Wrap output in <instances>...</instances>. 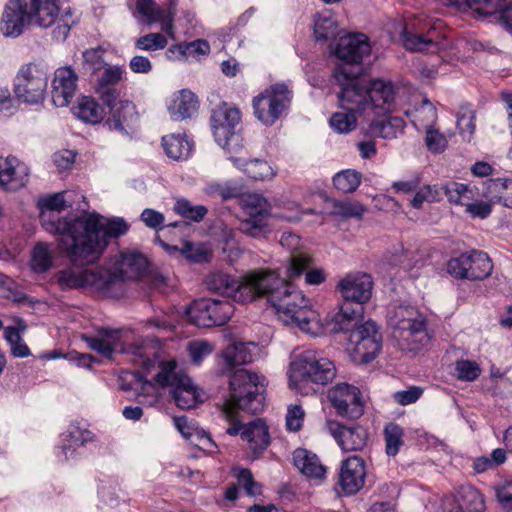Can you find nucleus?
I'll list each match as a JSON object with an SVG mask.
<instances>
[{
	"instance_id": "nucleus-1",
	"label": "nucleus",
	"mask_w": 512,
	"mask_h": 512,
	"mask_svg": "<svg viewBox=\"0 0 512 512\" xmlns=\"http://www.w3.org/2000/svg\"><path fill=\"white\" fill-rule=\"evenodd\" d=\"M205 284L209 291L239 303L265 298L286 323L295 324L303 332L316 333L318 314L311 309L309 299L275 270H252L240 279L216 271L206 277Z\"/></svg>"
},
{
	"instance_id": "nucleus-2",
	"label": "nucleus",
	"mask_w": 512,
	"mask_h": 512,
	"mask_svg": "<svg viewBox=\"0 0 512 512\" xmlns=\"http://www.w3.org/2000/svg\"><path fill=\"white\" fill-rule=\"evenodd\" d=\"M43 219L44 229L59 235V250L75 266L97 261L111 239H117L129 230V224L123 218L105 219L97 212L69 213L63 220Z\"/></svg>"
},
{
	"instance_id": "nucleus-3",
	"label": "nucleus",
	"mask_w": 512,
	"mask_h": 512,
	"mask_svg": "<svg viewBox=\"0 0 512 512\" xmlns=\"http://www.w3.org/2000/svg\"><path fill=\"white\" fill-rule=\"evenodd\" d=\"M229 398L223 406V414L229 422L226 432L241 436L246 424L238 419L239 411L257 415L264 411L266 378L246 369L238 370L229 381Z\"/></svg>"
},
{
	"instance_id": "nucleus-4",
	"label": "nucleus",
	"mask_w": 512,
	"mask_h": 512,
	"mask_svg": "<svg viewBox=\"0 0 512 512\" xmlns=\"http://www.w3.org/2000/svg\"><path fill=\"white\" fill-rule=\"evenodd\" d=\"M373 279L368 273H349L337 284L344 299L339 312L332 316L330 332L349 330L356 325L357 317H363V304L372 296Z\"/></svg>"
},
{
	"instance_id": "nucleus-5",
	"label": "nucleus",
	"mask_w": 512,
	"mask_h": 512,
	"mask_svg": "<svg viewBox=\"0 0 512 512\" xmlns=\"http://www.w3.org/2000/svg\"><path fill=\"white\" fill-rule=\"evenodd\" d=\"M332 76L338 85L357 89V93L364 98L362 105L364 112L371 110L377 115H385L390 112L396 97V89L391 81L377 78L370 80L366 85L363 83V79L348 71L341 64L335 66Z\"/></svg>"
},
{
	"instance_id": "nucleus-6",
	"label": "nucleus",
	"mask_w": 512,
	"mask_h": 512,
	"mask_svg": "<svg viewBox=\"0 0 512 512\" xmlns=\"http://www.w3.org/2000/svg\"><path fill=\"white\" fill-rule=\"evenodd\" d=\"M119 276L112 270L97 266L95 268L76 271L72 268L59 270L55 276V283L61 291L89 289L102 296L115 297V285Z\"/></svg>"
},
{
	"instance_id": "nucleus-7",
	"label": "nucleus",
	"mask_w": 512,
	"mask_h": 512,
	"mask_svg": "<svg viewBox=\"0 0 512 512\" xmlns=\"http://www.w3.org/2000/svg\"><path fill=\"white\" fill-rule=\"evenodd\" d=\"M441 20H433L424 14H416L408 18L403 27L401 37L407 50L415 52L435 51L441 37Z\"/></svg>"
},
{
	"instance_id": "nucleus-8",
	"label": "nucleus",
	"mask_w": 512,
	"mask_h": 512,
	"mask_svg": "<svg viewBox=\"0 0 512 512\" xmlns=\"http://www.w3.org/2000/svg\"><path fill=\"white\" fill-rule=\"evenodd\" d=\"M293 91L285 83H275L253 97L254 116L265 126L274 125L289 109Z\"/></svg>"
},
{
	"instance_id": "nucleus-9",
	"label": "nucleus",
	"mask_w": 512,
	"mask_h": 512,
	"mask_svg": "<svg viewBox=\"0 0 512 512\" xmlns=\"http://www.w3.org/2000/svg\"><path fill=\"white\" fill-rule=\"evenodd\" d=\"M47 87V69L35 62L22 65L13 81L14 96L31 105L39 104L45 99Z\"/></svg>"
},
{
	"instance_id": "nucleus-10",
	"label": "nucleus",
	"mask_w": 512,
	"mask_h": 512,
	"mask_svg": "<svg viewBox=\"0 0 512 512\" xmlns=\"http://www.w3.org/2000/svg\"><path fill=\"white\" fill-rule=\"evenodd\" d=\"M241 117L240 109L227 102L220 103L211 112L210 124L215 141L228 152L240 146L242 141L239 135Z\"/></svg>"
},
{
	"instance_id": "nucleus-11",
	"label": "nucleus",
	"mask_w": 512,
	"mask_h": 512,
	"mask_svg": "<svg viewBox=\"0 0 512 512\" xmlns=\"http://www.w3.org/2000/svg\"><path fill=\"white\" fill-rule=\"evenodd\" d=\"M159 368L154 381L163 388H172L171 394L177 407L184 410L195 407L198 402V392L190 377L176 372V361H162Z\"/></svg>"
},
{
	"instance_id": "nucleus-12",
	"label": "nucleus",
	"mask_w": 512,
	"mask_h": 512,
	"mask_svg": "<svg viewBox=\"0 0 512 512\" xmlns=\"http://www.w3.org/2000/svg\"><path fill=\"white\" fill-rule=\"evenodd\" d=\"M359 318L357 317L355 326L342 332L349 333L348 340L353 345L351 352L353 362L368 364L377 357L382 349V334L374 321L368 320L359 324Z\"/></svg>"
},
{
	"instance_id": "nucleus-13",
	"label": "nucleus",
	"mask_w": 512,
	"mask_h": 512,
	"mask_svg": "<svg viewBox=\"0 0 512 512\" xmlns=\"http://www.w3.org/2000/svg\"><path fill=\"white\" fill-rule=\"evenodd\" d=\"M97 439L83 420H73L67 430L60 434V444L55 446L54 455L61 463H75L83 456L82 448Z\"/></svg>"
},
{
	"instance_id": "nucleus-14",
	"label": "nucleus",
	"mask_w": 512,
	"mask_h": 512,
	"mask_svg": "<svg viewBox=\"0 0 512 512\" xmlns=\"http://www.w3.org/2000/svg\"><path fill=\"white\" fill-rule=\"evenodd\" d=\"M493 269V264L488 254L480 250L463 252L456 257H451L447 264V273L455 279L470 281L487 278Z\"/></svg>"
},
{
	"instance_id": "nucleus-15",
	"label": "nucleus",
	"mask_w": 512,
	"mask_h": 512,
	"mask_svg": "<svg viewBox=\"0 0 512 512\" xmlns=\"http://www.w3.org/2000/svg\"><path fill=\"white\" fill-rule=\"evenodd\" d=\"M292 368L296 376L304 383L324 386L336 376L334 363L312 350L304 351L292 363Z\"/></svg>"
},
{
	"instance_id": "nucleus-16",
	"label": "nucleus",
	"mask_w": 512,
	"mask_h": 512,
	"mask_svg": "<svg viewBox=\"0 0 512 512\" xmlns=\"http://www.w3.org/2000/svg\"><path fill=\"white\" fill-rule=\"evenodd\" d=\"M233 313L234 306L230 301L210 298L195 301L187 310L190 321L201 328L225 325Z\"/></svg>"
},
{
	"instance_id": "nucleus-17",
	"label": "nucleus",
	"mask_w": 512,
	"mask_h": 512,
	"mask_svg": "<svg viewBox=\"0 0 512 512\" xmlns=\"http://www.w3.org/2000/svg\"><path fill=\"white\" fill-rule=\"evenodd\" d=\"M341 91L338 95L340 107L344 112H335L330 117L329 123L331 128L340 133L345 134L355 129L357 125V117L364 112V98L357 93L355 88H347L346 85H339Z\"/></svg>"
},
{
	"instance_id": "nucleus-18",
	"label": "nucleus",
	"mask_w": 512,
	"mask_h": 512,
	"mask_svg": "<svg viewBox=\"0 0 512 512\" xmlns=\"http://www.w3.org/2000/svg\"><path fill=\"white\" fill-rule=\"evenodd\" d=\"M394 336L405 342L411 349L426 345L430 337L427 332L426 316L413 307L401 311V318L394 328Z\"/></svg>"
},
{
	"instance_id": "nucleus-19",
	"label": "nucleus",
	"mask_w": 512,
	"mask_h": 512,
	"mask_svg": "<svg viewBox=\"0 0 512 512\" xmlns=\"http://www.w3.org/2000/svg\"><path fill=\"white\" fill-rule=\"evenodd\" d=\"M327 397L339 417L356 420L364 413L361 391L354 385L339 383L328 391Z\"/></svg>"
},
{
	"instance_id": "nucleus-20",
	"label": "nucleus",
	"mask_w": 512,
	"mask_h": 512,
	"mask_svg": "<svg viewBox=\"0 0 512 512\" xmlns=\"http://www.w3.org/2000/svg\"><path fill=\"white\" fill-rule=\"evenodd\" d=\"M33 23L28 0H8L0 20V31L5 37L17 38Z\"/></svg>"
},
{
	"instance_id": "nucleus-21",
	"label": "nucleus",
	"mask_w": 512,
	"mask_h": 512,
	"mask_svg": "<svg viewBox=\"0 0 512 512\" xmlns=\"http://www.w3.org/2000/svg\"><path fill=\"white\" fill-rule=\"evenodd\" d=\"M125 79L126 71L122 66L108 65L104 68L94 86L95 93L104 106L108 107L121 100L120 97L126 90Z\"/></svg>"
},
{
	"instance_id": "nucleus-22",
	"label": "nucleus",
	"mask_w": 512,
	"mask_h": 512,
	"mask_svg": "<svg viewBox=\"0 0 512 512\" xmlns=\"http://www.w3.org/2000/svg\"><path fill=\"white\" fill-rule=\"evenodd\" d=\"M107 108L109 110L104 126L110 131L128 136L136 130L139 125V113L132 101L119 100Z\"/></svg>"
},
{
	"instance_id": "nucleus-23",
	"label": "nucleus",
	"mask_w": 512,
	"mask_h": 512,
	"mask_svg": "<svg viewBox=\"0 0 512 512\" xmlns=\"http://www.w3.org/2000/svg\"><path fill=\"white\" fill-rule=\"evenodd\" d=\"M330 49L343 64H360L371 53L369 38L363 33L341 36L334 47L330 45Z\"/></svg>"
},
{
	"instance_id": "nucleus-24",
	"label": "nucleus",
	"mask_w": 512,
	"mask_h": 512,
	"mask_svg": "<svg viewBox=\"0 0 512 512\" xmlns=\"http://www.w3.org/2000/svg\"><path fill=\"white\" fill-rule=\"evenodd\" d=\"M247 218L240 223V230L254 238L264 236L270 232L268 225L269 209L266 200L259 195L248 197L245 205Z\"/></svg>"
},
{
	"instance_id": "nucleus-25",
	"label": "nucleus",
	"mask_w": 512,
	"mask_h": 512,
	"mask_svg": "<svg viewBox=\"0 0 512 512\" xmlns=\"http://www.w3.org/2000/svg\"><path fill=\"white\" fill-rule=\"evenodd\" d=\"M326 428L345 452L360 451L367 445L369 433L361 425L347 426L335 420H328Z\"/></svg>"
},
{
	"instance_id": "nucleus-26",
	"label": "nucleus",
	"mask_w": 512,
	"mask_h": 512,
	"mask_svg": "<svg viewBox=\"0 0 512 512\" xmlns=\"http://www.w3.org/2000/svg\"><path fill=\"white\" fill-rule=\"evenodd\" d=\"M30 177L29 167L15 156L0 157V189L14 193L24 188Z\"/></svg>"
},
{
	"instance_id": "nucleus-27",
	"label": "nucleus",
	"mask_w": 512,
	"mask_h": 512,
	"mask_svg": "<svg viewBox=\"0 0 512 512\" xmlns=\"http://www.w3.org/2000/svg\"><path fill=\"white\" fill-rule=\"evenodd\" d=\"M77 81L78 75L70 66L55 70L51 96L56 107H66L70 104L77 90Z\"/></svg>"
},
{
	"instance_id": "nucleus-28",
	"label": "nucleus",
	"mask_w": 512,
	"mask_h": 512,
	"mask_svg": "<svg viewBox=\"0 0 512 512\" xmlns=\"http://www.w3.org/2000/svg\"><path fill=\"white\" fill-rule=\"evenodd\" d=\"M366 476L365 462L359 456H351L342 462L338 484L346 495L356 494Z\"/></svg>"
},
{
	"instance_id": "nucleus-29",
	"label": "nucleus",
	"mask_w": 512,
	"mask_h": 512,
	"mask_svg": "<svg viewBox=\"0 0 512 512\" xmlns=\"http://www.w3.org/2000/svg\"><path fill=\"white\" fill-rule=\"evenodd\" d=\"M122 332L120 329L99 327L94 335L82 334L81 339L88 347L107 359H112L117 351Z\"/></svg>"
},
{
	"instance_id": "nucleus-30",
	"label": "nucleus",
	"mask_w": 512,
	"mask_h": 512,
	"mask_svg": "<svg viewBox=\"0 0 512 512\" xmlns=\"http://www.w3.org/2000/svg\"><path fill=\"white\" fill-rule=\"evenodd\" d=\"M313 264V258L305 253H299L291 256L289 265L287 267V282L291 283V280L300 277L305 273V283L308 285H320L326 280V274L321 268H311ZM286 281V279H284ZM298 289V287L293 283Z\"/></svg>"
},
{
	"instance_id": "nucleus-31",
	"label": "nucleus",
	"mask_w": 512,
	"mask_h": 512,
	"mask_svg": "<svg viewBox=\"0 0 512 512\" xmlns=\"http://www.w3.org/2000/svg\"><path fill=\"white\" fill-rule=\"evenodd\" d=\"M149 262L147 257L136 250H125L120 254V269L119 272H115L119 276V280L115 285L114 292L118 287L122 286L123 279H139L144 276L147 272ZM114 273V271H112Z\"/></svg>"
},
{
	"instance_id": "nucleus-32",
	"label": "nucleus",
	"mask_w": 512,
	"mask_h": 512,
	"mask_svg": "<svg viewBox=\"0 0 512 512\" xmlns=\"http://www.w3.org/2000/svg\"><path fill=\"white\" fill-rule=\"evenodd\" d=\"M241 439L248 443L253 459L259 458L271 442L269 428L263 419L247 423L241 432Z\"/></svg>"
},
{
	"instance_id": "nucleus-33",
	"label": "nucleus",
	"mask_w": 512,
	"mask_h": 512,
	"mask_svg": "<svg viewBox=\"0 0 512 512\" xmlns=\"http://www.w3.org/2000/svg\"><path fill=\"white\" fill-rule=\"evenodd\" d=\"M71 110L76 118L90 125L104 123L107 117L105 108L93 96H80Z\"/></svg>"
},
{
	"instance_id": "nucleus-34",
	"label": "nucleus",
	"mask_w": 512,
	"mask_h": 512,
	"mask_svg": "<svg viewBox=\"0 0 512 512\" xmlns=\"http://www.w3.org/2000/svg\"><path fill=\"white\" fill-rule=\"evenodd\" d=\"M483 196L491 203L512 208V178H489L484 182Z\"/></svg>"
},
{
	"instance_id": "nucleus-35",
	"label": "nucleus",
	"mask_w": 512,
	"mask_h": 512,
	"mask_svg": "<svg viewBox=\"0 0 512 512\" xmlns=\"http://www.w3.org/2000/svg\"><path fill=\"white\" fill-rule=\"evenodd\" d=\"M199 108L197 96L189 89H182L173 97L168 109L175 121H181L194 116Z\"/></svg>"
},
{
	"instance_id": "nucleus-36",
	"label": "nucleus",
	"mask_w": 512,
	"mask_h": 512,
	"mask_svg": "<svg viewBox=\"0 0 512 512\" xmlns=\"http://www.w3.org/2000/svg\"><path fill=\"white\" fill-rule=\"evenodd\" d=\"M455 512H484L486 509L484 496L470 484L461 485L455 492Z\"/></svg>"
},
{
	"instance_id": "nucleus-37",
	"label": "nucleus",
	"mask_w": 512,
	"mask_h": 512,
	"mask_svg": "<svg viewBox=\"0 0 512 512\" xmlns=\"http://www.w3.org/2000/svg\"><path fill=\"white\" fill-rule=\"evenodd\" d=\"M59 0H28L35 24L42 28L54 25L59 14Z\"/></svg>"
},
{
	"instance_id": "nucleus-38",
	"label": "nucleus",
	"mask_w": 512,
	"mask_h": 512,
	"mask_svg": "<svg viewBox=\"0 0 512 512\" xmlns=\"http://www.w3.org/2000/svg\"><path fill=\"white\" fill-rule=\"evenodd\" d=\"M225 368L223 373L229 374V380L238 369L237 366H242L252 362V354L243 343L232 344L228 346L222 355ZM242 368H239L241 370Z\"/></svg>"
},
{
	"instance_id": "nucleus-39",
	"label": "nucleus",
	"mask_w": 512,
	"mask_h": 512,
	"mask_svg": "<svg viewBox=\"0 0 512 512\" xmlns=\"http://www.w3.org/2000/svg\"><path fill=\"white\" fill-rule=\"evenodd\" d=\"M293 460L294 465L302 474L316 479L325 476L326 470L316 454L306 449H297L293 454Z\"/></svg>"
},
{
	"instance_id": "nucleus-40",
	"label": "nucleus",
	"mask_w": 512,
	"mask_h": 512,
	"mask_svg": "<svg viewBox=\"0 0 512 512\" xmlns=\"http://www.w3.org/2000/svg\"><path fill=\"white\" fill-rule=\"evenodd\" d=\"M162 146L165 154L176 161L187 159L192 150V144L180 134L163 136Z\"/></svg>"
},
{
	"instance_id": "nucleus-41",
	"label": "nucleus",
	"mask_w": 512,
	"mask_h": 512,
	"mask_svg": "<svg viewBox=\"0 0 512 512\" xmlns=\"http://www.w3.org/2000/svg\"><path fill=\"white\" fill-rule=\"evenodd\" d=\"M65 193L66 192H58L51 195H48L46 198L41 199L39 201V206L41 208V214H40V220L42 227L44 228V218L53 220V219H60L63 220L65 217H59L57 213L61 212L65 208L69 207L70 205H67L65 200Z\"/></svg>"
},
{
	"instance_id": "nucleus-42",
	"label": "nucleus",
	"mask_w": 512,
	"mask_h": 512,
	"mask_svg": "<svg viewBox=\"0 0 512 512\" xmlns=\"http://www.w3.org/2000/svg\"><path fill=\"white\" fill-rule=\"evenodd\" d=\"M385 451L390 457H395L404 445V429L397 423L390 422L383 430Z\"/></svg>"
},
{
	"instance_id": "nucleus-43",
	"label": "nucleus",
	"mask_w": 512,
	"mask_h": 512,
	"mask_svg": "<svg viewBox=\"0 0 512 512\" xmlns=\"http://www.w3.org/2000/svg\"><path fill=\"white\" fill-rule=\"evenodd\" d=\"M493 9L485 12L477 10L476 13L482 16H495L498 23L508 32L512 33V1L495 0L492 2Z\"/></svg>"
},
{
	"instance_id": "nucleus-44",
	"label": "nucleus",
	"mask_w": 512,
	"mask_h": 512,
	"mask_svg": "<svg viewBox=\"0 0 512 512\" xmlns=\"http://www.w3.org/2000/svg\"><path fill=\"white\" fill-rule=\"evenodd\" d=\"M362 181V174L353 169H346L336 173L333 177V185L341 193L355 192Z\"/></svg>"
},
{
	"instance_id": "nucleus-45",
	"label": "nucleus",
	"mask_w": 512,
	"mask_h": 512,
	"mask_svg": "<svg viewBox=\"0 0 512 512\" xmlns=\"http://www.w3.org/2000/svg\"><path fill=\"white\" fill-rule=\"evenodd\" d=\"M410 200V206L414 209H422L425 202L438 203L441 201V184H427L417 188Z\"/></svg>"
},
{
	"instance_id": "nucleus-46",
	"label": "nucleus",
	"mask_w": 512,
	"mask_h": 512,
	"mask_svg": "<svg viewBox=\"0 0 512 512\" xmlns=\"http://www.w3.org/2000/svg\"><path fill=\"white\" fill-rule=\"evenodd\" d=\"M78 22L71 8L59 13L56 19V26L52 31L53 38L57 41H65L70 34L71 28Z\"/></svg>"
},
{
	"instance_id": "nucleus-47",
	"label": "nucleus",
	"mask_w": 512,
	"mask_h": 512,
	"mask_svg": "<svg viewBox=\"0 0 512 512\" xmlns=\"http://www.w3.org/2000/svg\"><path fill=\"white\" fill-rule=\"evenodd\" d=\"M339 32L337 22L330 17H319L315 21L314 36L319 42L334 40L339 35Z\"/></svg>"
},
{
	"instance_id": "nucleus-48",
	"label": "nucleus",
	"mask_w": 512,
	"mask_h": 512,
	"mask_svg": "<svg viewBox=\"0 0 512 512\" xmlns=\"http://www.w3.org/2000/svg\"><path fill=\"white\" fill-rule=\"evenodd\" d=\"M181 256L190 263L202 264L210 261L211 253L203 244L184 241L181 246Z\"/></svg>"
},
{
	"instance_id": "nucleus-49",
	"label": "nucleus",
	"mask_w": 512,
	"mask_h": 512,
	"mask_svg": "<svg viewBox=\"0 0 512 512\" xmlns=\"http://www.w3.org/2000/svg\"><path fill=\"white\" fill-rule=\"evenodd\" d=\"M174 211L185 219L194 222H200L208 213V209L203 205H192L187 199H178L174 205Z\"/></svg>"
},
{
	"instance_id": "nucleus-50",
	"label": "nucleus",
	"mask_w": 512,
	"mask_h": 512,
	"mask_svg": "<svg viewBox=\"0 0 512 512\" xmlns=\"http://www.w3.org/2000/svg\"><path fill=\"white\" fill-rule=\"evenodd\" d=\"M104 50L100 47L90 48L83 52L82 70L85 74L94 75L101 69L104 70Z\"/></svg>"
},
{
	"instance_id": "nucleus-51",
	"label": "nucleus",
	"mask_w": 512,
	"mask_h": 512,
	"mask_svg": "<svg viewBox=\"0 0 512 512\" xmlns=\"http://www.w3.org/2000/svg\"><path fill=\"white\" fill-rule=\"evenodd\" d=\"M53 258L48 247L43 243H37L32 251L31 268L37 273L48 271L52 266Z\"/></svg>"
},
{
	"instance_id": "nucleus-52",
	"label": "nucleus",
	"mask_w": 512,
	"mask_h": 512,
	"mask_svg": "<svg viewBox=\"0 0 512 512\" xmlns=\"http://www.w3.org/2000/svg\"><path fill=\"white\" fill-rule=\"evenodd\" d=\"M366 209L359 202L334 200L332 214L343 218L361 219Z\"/></svg>"
},
{
	"instance_id": "nucleus-53",
	"label": "nucleus",
	"mask_w": 512,
	"mask_h": 512,
	"mask_svg": "<svg viewBox=\"0 0 512 512\" xmlns=\"http://www.w3.org/2000/svg\"><path fill=\"white\" fill-rule=\"evenodd\" d=\"M244 172L253 180L271 179L274 176V171L269 163L261 159L247 161Z\"/></svg>"
},
{
	"instance_id": "nucleus-54",
	"label": "nucleus",
	"mask_w": 512,
	"mask_h": 512,
	"mask_svg": "<svg viewBox=\"0 0 512 512\" xmlns=\"http://www.w3.org/2000/svg\"><path fill=\"white\" fill-rule=\"evenodd\" d=\"M167 44V38L161 33H148L137 38L134 43L136 49L147 52L163 50Z\"/></svg>"
},
{
	"instance_id": "nucleus-55",
	"label": "nucleus",
	"mask_w": 512,
	"mask_h": 512,
	"mask_svg": "<svg viewBox=\"0 0 512 512\" xmlns=\"http://www.w3.org/2000/svg\"><path fill=\"white\" fill-rule=\"evenodd\" d=\"M456 376L461 381L472 382L481 374L479 364L472 360H457L455 363Z\"/></svg>"
},
{
	"instance_id": "nucleus-56",
	"label": "nucleus",
	"mask_w": 512,
	"mask_h": 512,
	"mask_svg": "<svg viewBox=\"0 0 512 512\" xmlns=\"http://www.w3.org/2000/svg\"><path fill=\"white\" fill-rule=\"evenodd\" d=\"M441 201L443 197L446 196L447 200L450 204L459 206L461 202V198L464 192H467V184L460 183L457 181H447L445 183H441Z\"/></svg>"
},
{
	"instance_id": "nucleus-57",
	"label": "nucleus",
	"mask_w": 512,
	"mask_h": 512,
	"mask_svg": "<svg viewBox=\"0 0 512 512\" xmlns=\"http://www.w3.org/2000/svg\"><path fill=\"white\" fill-rule=\"evenodd\" d=\"M425 144L431 153L440 154L446 149L448 141L439 130L429 126L426 129Z\"/></svg>"
},
{
	"instance_id": "nucleus-58",
	"label": "nucleus",
	"mask_w": 512,
	"mask_h": 512,
	"mask_svg": "<svg viewBox=\"0 0 512 512\" xmlns=\"http://www.w3.org/2000/svg\"><path fill=\"white\" fill-rule=\"evenodd\" d=\"M136 10L145 17V24L150 26L159 21L162 8L154 0H136Z\"/></svg>"
},
{
	"instance_id": "nucleus-59",
	"label": "nucleus",
	"mask_w": 512,
	"mask_h": 512,
	"mask_svg": "<svg viewBox=\"0 0 512 512\" xmlns=\"http://www.w3.org/2000/svg\"><path fill=\"white\" fill-rule=\"evenodd\" d=\"M238 485L243 487L248 496H257L261 494L262 486L254 480L250 469L242 468L237 475Z\"/></svg>"
},
{
	"instance_id": "nucleus-60",
	"label": "nucleus",
	"mask_w": 512,
	"mask_h": 512,
	"mask_svg": "<svg viewBox=\"0 0 512 512\" xmlns=\"http://www.w3.org/2000/svg\"><path fill=\"white\" fill-rule=\"evenodd\" d=\"M213 351L211 344L205 340L193 341L188 344V352L191 362L195 365L201 364V362L208 357Z\"/></svg>"
},
{
	"instance_id": "nucleus-61",
	"label": "nucleus",
	"mask_w": 512,
	"mask_h": 512,
	"mask_svg": "<svg viewBox=\"0 0 512 512\" xmlns=\"http://www.w3.org/2000/svg\"><path fill=\"white\" fill-rule=\"evenodd\" d=\"M185 59H199L201 56L210 53V44L205 39H196L191 42H184Z\"/></svg>"
},
{
	"instance_id": "nucleus-62",
	"label": "nucleus",
	"mask_w": 512,
	"mask_h": 512,
	"mask_svg": "<svg viewBox=\"0 0 512 512\" xmlns=\"http://www.w3.org/2000/svg\"><path fill=\"white\" fill-rule=\"evenodd\" d=\"M381 119L372 120L370 130L373 134L382 138L396 137V130L393 128L392 120H389L388 114L381 115Z\"/></svg>"
},
{
	"instance_id": "nucleus-63",
	"label": "nucleus",
	"mask_w": 512,
	"mask_h": 512,
	"mask_svg": "<svg viewBox=\"0 0 512 512\" xmlns=\"http://www.w3.org/2000/svg\"><path fill=\"white\" fill-rule=\"evenodd\" d=\"M304 410L300 405H291L286 414V429L291 432L299 431L304 421Z\"/></svg>"
},
{
	"instance_id": "nucleus-64",
	"label": "nucleus",
	"mask_w": 512,
	"mask_h": 512,
	"mask_svg": "<svg viewBox=\"0 0 512 512\" xmlns=\"http://www.w3.org/2000/svg\"><path fill=\"white\" fill-rule=\"evenodd\" d=\"M140 220L149 228L154 229L156 231L162 230L164 228V215L152 208H146L142 211L140 215Z\"/></svg>"
}]
</instances>
